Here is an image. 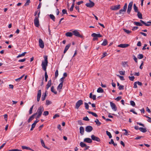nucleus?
Listing matches in <instances>:
<instances>
[{"label":"nucleus","instance_id":"1","mask_svg":"<svg viewBox=\"0 0 151 151\" xmlns=\"http://www.w3.org/2000/svg\"><path fill=\"white\" fill-rule=\"evenodd\" d=\"M40 12L38 14V16L35 17L34 20V23L35 26L37 27H38L40 25L39 23V20L38 18L39 17Z\"/></svg>","mask_w":151,"mask_h":151},{"label":"nucleus","instance_id":"2","mask_svg":"<svg viewBox=\"0 0 151 151\" xmlns=\"http://www.w3.org/2000/svg\"><path fill=\"white\" fill-rule=\"evenodd\" d=\"M44 110V109L43 106H41L38 109L36 113H35L34 114H35V116L37 114L41 115L42 113Z\"/></svg>","mask_w":151,"mask_h":151},{"label":"nucleus","instance_id":"3","mask_svg":"<svg viewBox=\"0 0 151 151\" xmlns=\"http://www.w3.org/2000/svg\"><path fill=\"white\" fill-rule=\"evenodd\" d=\"M44 60L42 61L41 65L42 66H47L48 63L47 56L44 55Z\"/></svg>","mask_w":151,"mask_h":151},{"label":"nucleus","instance_id":"4","mask_svg":"<svg viewBox=\"0 0 151 151\" xmlns=\"http://www.w3.org/2000/svg\"><path fill=\"white\" fill-rule=\"evenodd\" d=\"M91 36L93 37V40L95 41L97 40L98 37H101L102 36L100 34H97L95 33H93L91 34Z\"/></svg>","mask_w":151,"mask_h":151},{"label":"nucleus","instance_id":"5","mask_svg":"<svg viewBox=\"0 0 151 151\" xmlns=\"http://www.w3.org/2000/svg\"><path fill=\"white\" fill-rule=\"evenodd\" d=\"M73 34L76 37L82 38L83 36L81 35L79 32L77 30H75L73 31Z\"/></svg>","mask_w":151,"mask_h":151},{"label":"nucleus","instance_id":"6","mask_svg":"<svg viewBox=\"0 0 151 151\" xmlns=\"http://www.w3.org/2000/svg\"><path fill=\"white\" fill-rule=\"evenodd\" d=\"M83 104V101L81 100H78L76 103L75 106V108L78 109L81 105Z\"/></svg>","mask_w":151,"mask_h":151},{"label":"nucleus","instance_id":"7","mask_svg":"<svg viewBox=\"0 0 151 151\" xmlns=\"http://www.w3.org/2000/svg\"><path fill=\"white\" fill-rule=\"evenodd\" d=\"M89 2L86 3L85 4L86 6L89 8L93 7L95 5L94 3L91 0H89Z\"/></svg>","mask_w":151,"mask_h":151},{"label":"nucleus","instance_id":"8","mask_svg":"<svg viewBox=\"0 0 151 151\" xmlns=\"http://www.w3.org/2000/svg\"><path fill=\"white\" fill-rule=\"evenodd\" d=\"M127 7V4L125 3L123 7V9H120L119 11V14H124L123 12H126Z\"/></svg>","mask_w":151,"mask_h":151},{"label":"nucleus","instance_id":"9","mask_svg":"<svg viewBox=\"0 0 151 151\" xmlns=\"http://www.w3.org/2000/svg\"><path fill=\"white\" fill-rule=\"evenodd\" d=\"M39 43L40 47L41 48H43L44 47V44L43 40L41 39H40L39 40Z\"/></svg>","mask_w":151,"mask_h":151},{"label":"nucleus","instance_id":"10","mask_svg":"<svg viewBox=\"0 0 151 151\" xmlns=\"http://www.w3.org/2000/svg\"><path fill=\"white\" fill-rule=\"evenodd\" d=\"M91 138L92 140L96 141L98 142H100V139L99 137H98L93 135L91 136Z\"/></svg>","mask_w":151,"mask_h":151},{"label":"nucleus","instance_id":"11","mask_svg":"<svg viewBox=\"0 0 151 151\" xmlns=\"http://www.w3.org/2000/svg\"><path fill=\"white\" fill-rule=\"evenodd\" d=\"M110 104L111 106L112 110L114 111H116L117 110V107L115 104L112 102H110Z\"/></svg>","mask_w":151,"mask_h":151},{"label":"nucleus","instance_id":"12","mask_svg":"<svg viewBox=\"0 0 151 151\" xmlns=\"http://www.w3.org/2000/svg\"><path fill=\"white\" fill-rule=\"evenodd\" d=\"M93 129L92 127L91 126H88L86 127L85 131L87 132H90Z\"/></svg>","mask_w":151,"mask_h":151},{"label":"nucleus","instance_id":"13","mask_svg":"<svg viewBox=\"0 0 151 151\" xmlns=\"http://www.w3.org/2000/svg\"><path fill=\"white\" fill-rule=\"evenodd\" d=\"M120 5L119 4L113 6H111L110 9L113 10H116L120 8Z\"/></svg>","mask_w":151,"mask_h":151},{"label":"nucleus","instance_id":"14","mask_svg":"<svg viewBox=\"0 0 151 151\" xmlns=\"http://www.w3.org/2000/svg\"><path fill=\"white\" fill-rule=\"evenodd\" d=\"M41 90H38L37 96V101L39 102L41 96Z\"/></svg>","mask_w":151,"mask_h":151},{"label":"nucleus","instance_id":"15","mask_svg":"<svg viewBox=\"0 0 151 151\" xmlns=\"http://www.w3.org/2000/svg\"><path fill=\"white\" fill-rule=\"evenodd\" d=\"M129 45L127 44H121L118 45V47L121 48H126L128 47Z\"/></svg>","mask_w":151,"mask_h":151},{"label":"nucleus","instance_id":"16","mask_svg":"<svg viewBox=\"0 0 151 151\" xmlns=\"http://www.w3.org/2000/svg\"><path fill=\"white\" fill-rule=\"evenodd\" d=\"M140 22L143 24L145 25V26H149L151 25V22H147L148 23H146L142 20H140Z\"/></svg>","mask_w":151,"mask_h":151},{"label":"nucleus","instance_id":"17","mask_svg":"<svg viewBox=\"0 0 151 151\" xmlns=\"http://www.w3.org/2000/svg\"><path fill=\"white\" fill-rule=\"evenodd\" d=\"M52 84V81L51 80H49L46 86V90H48L49 88L51 86Z\"/></svg>","mask_w":151,"mask_h":151},{"label":"nucleus","instance_id":"18","mask_svg":"<svg viewBox=\"0 0 151 151\" xmlns=\"http://www.w3.org/2000/svg\"><path fill=\"white\" fill-rule=\"evenodd\" d=\"M84 142L88 143H91L92 142V141L91 139L89 138H86L84 139Z\"/></svg>","mask_w":151,"mask_h":151},{"label":"nucleus","instance_id":"19","mask_svg":"<svg viewBox=\"0 0 151 151\" xmlns=\"http://www.w3.org/2000/svg\"><path fill=\"white\" fill-rule=\"evenodd\" d=\"M70 45L71 44H69L66 46L63 52L65 54L66 52V51H67V50L70 47Z\"/></svg>","mask_w":151,"mask_h":151},{"label":"nucleus","instance_id":"20","mask_svg":"<svg viewBox=\"0 0 151 151\" xmlns=\"http://www.w3.org/2000/svg\"><path fill=\"white\" fill-rule=\"evenodd\" d=\"M79 129L80 133L82 135H83L84 132V128L83 127H80Z\"/></svg>","mask_w":151,"mask_h":151},{"label":"nucleus","instance_id":"21","mask_svg":"<svg viewBox=\"0 0 151 151\" xmlns=\"http://www.w3.org/2000/svg\"><path fill=\"white\" fill-rule=\"evenodd\" d=\"M35 116V114H34L32 115L28 119V122L29 123L31 122L34 118Z\"/></svg>","mask_w":151,"mask_h":151},{"label":"nucleus","instance_id":"22","mask_svg":"<svg viewBox=\"0 0 151 151\" xmlns=\"http://www.w3.org/2000/svg\"><path fill=\"white\" fill-rule=\"evenodd\" d=\"M122 65L124 67H128V62L127 61H122Z\"/></svg>","mask_w":151,"mask_h":151},{"label":"nucleus","instance_id":"23","mask_svg":"<svg viewBox=\"0 0 151 151\" xmlns=\"http://www.w3.org/2000/svg\"><path fill=\"white\" fill-rule=\"evenodd\" d=\"M22 147L23 149H26L28 150H30L32 151H33V150L31 148L26 146H22Z\"/></svg>","mask_w":151,"mask_h":151},{"label":"nucleus","instance_id":"24","mask_svg":"<svg viewBox=\"0 0 151 151\" xmlns=\"http://www.w3.org/2000/svg\"><path fill=\"white\" fill-rule=\"evenodd\" d=\"M87 112L89 113V114H91L93 116H94L96 117H98V115L96 114V113L91 111H88Z\"/></svg>","mask_w":151,"mask_h":151},{"label":"nucleus","instance_id":"25","mask_svg":"<svg viewBox=\"0 0 151 151\" xmlns=\"http://www.w3.org/2000/svg\"><path fill=\"white\" fill-rule=\"evenodd\" d=\"M109 144H113L114 146H116L117 145V144L114 143V140L112 139H111L110 142H109Z\"/></svg>","mask_w":151,"mask_h":151},{"label":"nucleus","instance_id":"26","mask_svg":"<svg viewBox=\"0 0 151 151\" xmlns=\"http://www.w3.org/2000/svg\"><path fill=\"white\" fill-rule=\"evenodd\" d=\"M47 92V91H45V93L44 94H43L42 97L41 98V99L42 101H44L45 99L46 96V93Z\"/></svg>","mask_w":151,"mask_h":151},{"label":"nucleus","instance_id":"27","mask_svg":"<svg viewBox=\"0 0 151 151\" xmlns=\"http://www.w3.org/2000/svg\"><path fill=\"white\" fill-rule=\"evenodd\" d=\"M139 130L141 132H147V129L143 127H140L139 129Z\"/></svg>","mask_w":151,"mask_h":151},{"label":"nucleus","instance_id":"28","mask_svg":"<svg viewBox=\"0 0 151 151\" xmlns=\"http://www.w3.org/2000/svg\"><path fill=\"white\" fill-rule=\"evenodd\" d=\"M73 35V33L71 32H67L65 34V35L67 37H71Z\"/></svg>","mask_w":151,"mask_h":151},{"label":"nucleus","instance_id":"29","mask_svg":"<svg viewBox=\"0 0 151 151\" xmlns=\"http://www.w3.org/2000/svg\"><path fill=\"white\" fill-rule=\"evenodd\" d=\"M134 24L136 25L137 26H142V24L138 22H134Z\"/></svg>","mask_w":151,"mask_h":151},{"label":"nucleus","instance_id":"30","mask_svg":"<svg viewBox=\"0 0 151 151\" xmlns=\"http://www.w3.org/2000/svg\"><path fill=\"white\" fill-rule=\"evenodd\" d=\"M97 92L98 93H102L104 92V91L101 87L99 88L97 90Z\"/></svg>","mask_w":151,"mask_h":151},{"label":"nucleus","instance_id":"31","mask_svg":"<svg viewBox=\"0 0 151 151\" xmlns=\"http://www.w3.org/2000/svg\"><path fill=\"white\" fill-rule=\"evenodd\" d=\"M95 122L98 126H100L101 124V123L99 121V119H96L95 121Z\"/></svg>","mask_w":151,"mask_h":151},{"label":"nucleus","instance_id":"32","mask_svg":"<svg viewBox=\"0 0 151 151\" xmlns=\"http://www.w3.org/2000/svg\"><path fill=\"white\" fill-rule=\"evenodd\" d=\"M63 85V83H60L57 87L58 90H61L62 88Z\"/></svg>","mask_w":151,"mask_h":151},{"label":"nucleus","instance_id":"33","mask_svg":"<svg viewBox=\"0 0 151 151\" xmlns=\"http://www.w3.org/2000/svg\"><path fill=\"white\" fill-rule=\"evenodd\" d=\"M133 8L135 12H139L138 11V8L136 6L135 4H134L133 5Z\"/></svg>","mask_w":151,"mask_h":151},{"label":"nucleus","instance_id":"34","mask_svg":"<svg viewBox=\"0 0 151 151\" xmlns=\"http://www.w3.org/2000/svg\"><path fill=\"white\" fill-rule=\"evenodd\" d=\"M54 88V86H52L51 88V91L52 92L56 94H57V92L56 91H55Z\"/></svg>","mask_w":151,"mask_h":151},{"label":"nucleus","instance_id":"35","mask_svg":"<svg viewBox=\"0 0 151 151\" xmlns=\"http://www.w3.org/2000/svg\"><path fill=\"white\" fill-rule=\"evenodd\" d=\"M41 143L42 146L43 147L45 148L48 149V148L47 147L45 146L44 141L42 139H41Z\"/></svg>","mask_w":151,"mask_h":151},{"label":"nucleus","instance_id":"36","mask_svg":"<svg viewBox=\"0 0 151 151\" xmlns=\"http://www.w3.org/2000/svg\"><path fill=\"white\" fill-rule=\"evenodd\" d=\"M137 15L138 16V17L140 19H142V15L139 12H137Z\"/></svg>","mask_w":151,"mask_h":151},{"label":"nucleus","instance_id":"37","mask_svg":"<svg viewBox=\"0 0 151 151\" xmlns=\"http://www.w3.org/2000/svg\"><path fill=\"white\" fill-rule=\"evenodd\" d=\"M107 41L106 39H104V41L101 44V45H102L103 46H106L107 45Z\"/></svg>","mask_w":151,"mask_h":151},{"label":"nucleus","instance_id":"38","mask_svg":"<svg viewBox=\"0 0 151 151\" xmlns=\"http://www.w3.org/2000/svg\"><path fill=\"white\" fill-rule=\"evenodd\" d=\"M26 52H24L22 54L19 55L17 57V58H18L19 57H21L22 56H24L26 54Z\"/></svg>","mask_w":151,"mask_h":151},{"label":"nucleus","instance_id":"39","mask_svg":"<svg viewBox=\"0 0 151 151\" xmlns=\"http://www.w3.org/2000/svg\"><path fill=\"white\" fill-rule=\"evenodd\" d=\"M80 145L82 147H84L86 146V144L84 143L83 142H81L80 143Z\"/></svg>","mask_w":151,"mask_h":151},{"label":"nucleus","instance_id":"40","mask_svg":"<svg viewBox=\"0 0 151 151\" xmlns=\"http://www.w3.org/2000/svg\"><path fill=\"white\" fill-rule=\"evenodd\" d=\"M123 30L125 32H126L127 34H129L132 32L131 31L127 30L125 29H124Z\"/></svg>","mask_w":151,"mask_h":151},{"label":"nucleus","instance_id":"41","mask_svg":"<svg viewBox=\"0 0 151 151\" xmlns=\"http://www.w3.org/2000/svg\"><path fill=\"white\" fill-rule=\"evenodd\" d=\"M106 132L107 135L109 136V138L110 139L112 137L111 133L108 131H106Z\"/></svg>","mask_w":151,"mask_h":151},{"label":"nucleus","instance_id":"42","mask_svg":"<svg viewBox=\"0 0 151 151\" xmlns=\"http://www.w3.org/2000/svg\"><path fill=\"white\" fill-rule=\"evenodd\" d=\"M50 17L54 21H55V17L52 14H50Z\"/></svg>","mask_w":151,"mask_h":151},{"label":"nucleus","instance_id":"43","mask_svg":"<svg viewBox=\"0 0 151 151\" xmlns=\"http://www.w3.org/2000/svg\"><path fill=\"white\" fill-rule=\"evenodd\" d=\"M74 5H75V3H73L72 4V5L69 9L70 11V12L73 11V8L74 6Z\"/></svg>","mask_w":151,"mask_h":151},{"label":"nucleus","instance_id":"44","mask_svg":"<svg viewBox=\"0 0 151 151\" xmlns=\"http://www.w3.org/2000/svg\"><path fill=\"white\" fill-rule=\"evenodd\" d=\"M34 105H33L32 107L30 108L29 111V114H31L32 113V111L33 109V108Z\"/></svg>","mask_w":151,"mask_h":151},{"label":"nucleus","instance_id":"45","mask_svg":"<svg viewBox=\"0 0 151 151\" xmlns=\"http://www.w3.org/2000/svg\"><path fill=\"white\" fill-rule=\"evenodd\" d=\"M24 76V75H22V76L21 77H20V78H17V79H15V81L17 82H19V81L22 79V78Z\"/></svg>","mask_w":151,"mask_h":151},{"label":"nucleus","instance_id":"46","mask_svg":"<svg viewBox=\"0 0 151 151\" xmlns=\"http://www.w3.org/2000/svg\"><path fill=\"white\" fill-rule=\"evenodd\" d=\"M137 58L139 59H141L143 58V55L142 54H140L138 55Z\"/></svg>","mask_w":151,"mask_h":151},{"label":"nucleus","instance_id":"47","mask_svg":"<svg viewBox=\"0 0 151 151\" xmlns=\"http://www.w3.org/2000/svg\"><path fill=\"white\" fill-rule=\"evenodd\" d=\"M84 104L85 109L87 110H88L89 109V105L87 103H85Z\"/></svg>","mask_w":151,"mask_h":151},{"label":"nucleus","instance_id":"48","mask_svg":"<svg viewBox=\"0 0 151 151\" xmlns=\"http://www.w3.org/2000/svg\"><path fill=\"white\" fill-rule=\"evenodd\" d=\"M144 116L148 118V119L147 120L148 122L151 123V118L150 117L146 115H144Z\"/></svg>","mask_w":151,"mask_h":151},{"label":"nucleus","instance_id":"49","mask_svg":"<svg viewBox=\"0 0 151 151\" xmlns=\"http://www.w3.org/2000/svg\"><path fill=\"white\" fill-rule=\"evenodd\" d=\"M117 76L121 80H122V81L124 80L125 79H124L123 76H120L118 75H117Z\"/></svg>","mask_w":151,"mask_h":151},{"label":"nucleus","instance_id":"50","mask_svg":"<svg viewBox=\"0 0 151 151\" xmlns=\"http://www.w3.org/2000/svg\"><path fill=\"white\" fill-rule=\"evenodd\" d=\"M132 9V7H128L127 10V13L128 14H129L131 11V9Z\"/></svg>","mask_w":151,"mask_h":151},{"label":"nucleus","instance_id":"51","mask_svg":"<svg viewBox=\"0 0 151 151\" xmlns=\"http://www.w3.org/2000/svg\"><path fill=\"white\" fill-rule=\"evenodd\" d=\"M49 114V112L47 111H45L44 112L43 115L45 116H47Z\"/></svg>","mask_w":151,"mask_h":151},{"label":"nucleus","instance_id":"52","mask_svg":"<svg viewBox=\"0 0 151 151\" xmlns=\"http://www.w3.org/2000/svg\"><path fill=\"white\" fill-rule=\"evenodd\" d=\"M124 86L123 85H120L118 87V88L119 90H123L124 89Z\"/></svg>","mask_w":151,"mask_h":151},{"label":"nucleus","instance_id":"53","mask_svg":"<svg viewBox=\"0 0 151 151\" xmlns=\"http://www.w3.org/2000/svg\"><path fill=\"white\" fill-rule=\"evenodd\" d=\"M130 104L131 105L133 106H134L135 105V102L132 101H130Z\"/></svg>","mask_w":151,"mask_h":151},{"label":"nucleus","instance_id":"54","mask_svg":"<svg viewBox=\"0 0 151 151\" xmlns=\"http://www.w3.org/2000/svg\"><path fill=\"white\" fill-rule=\"evenodd\" d=\"M129 79L132 81H133L134 80V76H129Z\"/></svg>","mask_w":151,"mask_h":151},{"label":"nucleus","instance_id":"55","mask_svg":"<svg viewBox=\"0 0 151 151\" xmlns=\"http://www.w3.org/2000/svg\"><path fill=\"white\" fill-rule=\"evenodd\" d=\"M62 12V13H63V14H68L67 12V11L65 9H63Z\"/></svg>","mask_w":151,"mask_h":151},{"label":"nucleus","instance_id":"56","mask_svg":"<svg viewBox=\"0 0 151 151\" xmlns=\"http://www.w3.org/2000/svg\"><path fill=\"white\" fill-rule=\"evenodd\" d=\"M30 3V0H27L26 3H25L24 4L25 6H27L28 5H29V3Z\"/></svg>","mask_w":151,"mask_h":151},{"label":"nucleus","instance_id":"57","mask_svg":"<svg viewBox=\"0 0 151 151\" xmlns=\"http://www.w3.org/2000/svg\"><path fill=\"white\" fill-rule=\"evenodd\" d=\"M122 97L121 96H119L117 97L116 99H115V100H116L117 101H119L120 99H122Z\"/></svg>","mask_w":151,"mask_h":151},{"label":"nucleus","instance_id":"58","mask_svg":"<svg viewBox=\"0 0 151 151\" xmlns=\"http://www.w3.org/2000/svg\"><path fill=\"white\" fill-rule=\"evenodd\" d=\"M132 56L133 58V59L135 61V62L136 63H137V58L135 57V56L134 55H133Z\"/></svg>","mask_w":151,"mask_h":151},{"label":"nucleus","instance_id":"59","mask_svg":"<svg viewBox=\"0 0 151 151\" xmlns=\"http://www.w3.org/2000/svg\"><path fill=\"white\" fill-rule=\"evenodd\" d=\"M133 3L132 1L130 2L129 4L128 7L132 8L133 5Z\"/></svg>","mask_w":151,"mask_h":151},{"label":"nucleus","instance_id":"60","mask_svg":"<svg viewBox=\"0 0 151 151\" xmlns=\"http://www.w3.org/2000/svg\"><path fill=\"white\" fill-rule=\"evenodd\" d=\"M58 75V70H57L55 73V78H57Z\"/></svg>","mask_w":151,"mask_h":151},{"label":"nucleus","instance_id":"61","mask_svg":"<svg viewBox=\"0 0 151 151\" xmlns=\"http://www.w3.org/2000/svg\"><path fill=\"white\" fill-rule=\"evenodd\" d=\"M119 72L121 75H125V71H120Z\"/></svg>","mask_w":151,"mask_h":151},{"label":"nucleus","instance_id":"62","mask_svg":"<svg viewBox=\"0 0 151 151\" xmlns=\"http://www.w3.org/2000/svg\"><path fill=\"white\" fill-rule=\"evenodd\" d=\"M83 119L84 120L86 121H88L89 119L86 116L83 118Z\"/></svg>","mask_w":151,"mask_h":151},{"label":"nucleus","instance_id":"63","mask_svg":"<svg viewBox=\"0 0 151 151\" xmlns=\"http://www.w3.org/2000/svg\"><path fill=\"white\" fill-rule=\"evenodd\" d=\"M51 104L50 101L48 100H47L46 102V104L47 105H49Z\"/></svg>","mask_w":151,"mask_h":151},{"label":"nucleus","instance_id":"64","mask_svg":"<svg viewBox=\"0 0 151 151\" xmlns=\"http://www.w3.org/2000/svg\"><path fill=\"white\" fill-rule=\"evenodd\" d=\"M4 118L6 121H7V119L8 115L7 114H5L4 115Z\"/></svg>","mask_w":151,"mask_h":151}]
</instances>
